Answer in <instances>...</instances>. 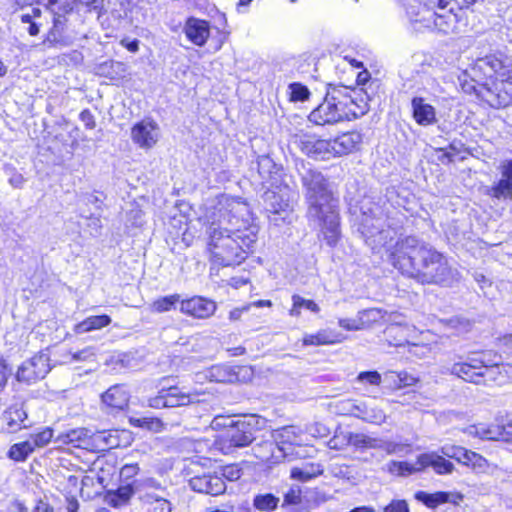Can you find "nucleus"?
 Masks as SVG:
<instances>
[{
    "instance_id": "aec40b11",
    "label": "nucleus",
    "mask_w": 512,
    "mask_h": 512,
    "mask_svg": "<svg viewBox=\"0 0 512 512\" xmlns=\"http://www.w3.org/2000/svg\"><path fill=\"white\" fill-rule=\"evenodd\" d=\"M142 508L145 512H171L172 505L163 495L155 491L146 490L140 496Z\"/></svg>"
},
{
    "instance_id": "7ed1b4c3",
    "label": "nucleus",
    "mask_w": 512,
    "mask_h": 512,
    "mask_svg": "<svg viewBox=\"0 0 512 512\" xmlns=\"http://www.w3.org/2000/svg\"><path fill=\"white\" fill-rule=\"evenodd\" d=\"M302 182L308 203L309 222L321 230L329 246H335L340 234L339 219L327 179L318 171L308 170L302 176Z\"/></svg>"
},
{
    "instance_id": "0e129e2a",
    "label": "nucleus",
    "mask_w": 512,
    "mask_h": 512,
    "mask_svg": "<svg viewBox=\"0 0 512 512\" xmlns=\"http://www.w3.org/2000/svg\"><path fill=\"white\" fill-rule=\"evenodd\" d=\"M139 472L137 464H126L120 470V476L124 479H131Z\"/></svg>"
},
{
    "instance_id": "423d86ee",
    "label": "nucleus",
    "mask_w": 512,
    "mask_h": 512,
    "mask_svg": "<svg viewBox=\"0 0 512 512\" xmlns=\"http://www.w3.org/2000/svg\"><path fill=\"white\" fill-rule=\"evenodd\" d=\"M258 420L255 417L240 419L216 440L219 449L229 453L232 448L246 447L255 439Z\"/></svg>"
},
{
    "instance_id": "9d476101",
    "label": "nucleus",
    "mask_w": 512,
    "mask_h": 512,
    "mask_svg": "<svg viewBox=\"0 0 512 512\" xmlns=\"http://www.w3.org/2000/svg\"><path fill=\"white\" fill-rule=\"evenodd\" d=\"M473 70L482 72L486 77V81L501 78H512V66L507 59H501L497 55H487L479 58Z\"/></svg>"
},
{
    "instance_id": "58836bf2",
    "label": "nucleus",
    "mask_w": 512,
    "mask_h": 512,
    "mask_svg": "<svg viewBox=\"0 0 512 512\" xmlns=\"http://www.w3.org/2000/svg\"><path fill=\"white\" fill-rule=\"evenodd\" d=\"M321 473H322V471L320 470L318 465L310 464V465H305L303 467L292 468L290 476L292 479L306 482Z\"/></svg>"
},
{
    "instance_id": "f257e3e1",
    "label": "nucleus",
    "mask_w": 512,
    "mask_h": 512,
    "mask_svg": "<svg viewBox=\"0 0 512 512\" xmlns=\"http://www.w3.org/2000/svg\"><path fill=\"white\" fill-rule=\"evenodd\" d=\"M207 218L208 250L211 260L222 266L239 265L258 239L259 227L247 203L240 198L219 195L211 203Z\"/></svg>"
},
{
    "instance_id": "f8f14e48",
    "label": "nucleus",
    "mask_w": 512,
    "mask_h": 512,
    "mask_svg": "<svg viewBox=\"0 0 512 512\" xmlns=\"http://www.w3.org/2000/svg\"><path fill=\"white\" fill-rule=\"evenodd\" d=\"M464 432L469 436L478 437L482 440L509 442L512 439V425L502 426L494 423H479L466 427Z\"/></svg>"
},
{
    "instance_id": "ea45409f",
    "label": "nucleus",
    "mask_w": 512,
    "mask_h": 512,
    "mask_svg": "<svg viewBox=\"0 0 512 512\" xmlns=\"http://www.w3.org/2000/svg\"><path fill=\"white\" fill-rule=\"evenodd\" d=\"M89 431L86 428H77L59 436V440L66 444L81 446L86 443Z\"/></svg>"
},
{
    "instance_id": "a878e982",
    "label": "nucleus",
    "mask_w": 512,
    "mask_h": 512,
    "mask_svg": "<svg viewBox=\"0 0 512 512\" xmlns=\"http://www.w3.org/2000/svg\"><path fill=\"white\" fill-rule=\"evenodd\" d=\"M341 341L342 339H340L339 335L330 329H322L315 334H306L303 337L304 345H331L340 343Z\"/></svg>"
},
{
    "instance_id": "c03bdc74",
    "label": "nucleus",
    "mask_w": 512,
    "mask_h": 512,
    "mask_svg": "<svg viewBox=\"0 0 512 512\" xmlns=\"http://www.w3.org/2000/svg\"><path fill=\"white\" fill-rule=\"evenodd\" d=\"M135 424L154 432H159L163 429V423L159 418L143 417L136 419Z\"/></svg>"
},
{
    "instance_id": "052dcab7",
    "label": "nucleus",
    "mask_w": 512,
    "mask_h": 512,
    "mask_svg": "<svg viewBox=\"0 0 512 512\" xmlns=\"http://www.w3.org/2000/svg\"><path fill=\"white\" fill-rule=\"evenodd\" d=\"M235 422L236 421L232 420L230 417L216 416L211 422V427L213 429L226 428L227 430L230 429V427L233 426Z\"/></svg>"
},
{
    "instance_id": "cd10ccee",
    "label": "nucleus",
    "mask_w": 512,
    "mask_h": 512,
    "mask_svg": "<svg viewBox=\"0 0 512 512\" xmlns=\"http://www.w3.org/2000/svg\"><path fill=\"white\" fill-rule=\"evenodd\" d=\"M97 74L111 80H119L125 77L126 65L118 61H106L98 65Z\"/></svg>"
},
{
    "instance_id": "338daca9",
    "label": "nucleus",
    "mask_w": 512,
    "mask_h": 512,
    "mask_svg": "<svg viewBox=\"0 0 512 512\" xmlns=\"http://www.w3.org/2000/svg\"><path fill=\"white\" fill-rule=\"evenodd\" d=\"M95 354L91 348H85L79 352H76L72 355L73 360L75 361H87L91 358H94Z\"/></svg>"
},
{
    "instance_id": "6e6552de",
    "label": "nucleus",
    "mask_w": 512,
    "mask_h": 512,
    "mask_svg": "<svg viewBox=\"0 0 512 512\" xmlns=\"http://www.w3.org/2000/svg\"><path fill=\"white\" fill-rule=\"evenodd\" d=\"M490 353L477 354L475 357L469 358L467 362H459L452 365L450 368L451 374L462 378L463 380L475 384H480L485 372L489 367L499 365V361L490 359Z\"/></svg>"
},
{
    "instance_id": "6ab92c4d",
    "label": "nucleus",
    "mask_w": 512,
    "mask_h": 512,
    "mask_svg": "<svg viewBox=\"0 0 512 512\" xmlns=\"http://www.w3.org/2000/svg\"><path fill=\"white\" fill-rule=\"evenodd\" d=\"M419 463L422 470L431 467L435 473L440 475L451 474L454 470L453 463L434 452L420 454Z\"/></svg>"
},
{
    "instance_id": "8fccbe9b",
    "label": "nucleus",
    "mask_w": 512,
    "mask_h": 512,
    "mask_svg": "<svg viewBox=\"0 0 512 512\" xmlns=\"http://www.w3.org/2000/svg\"><path fill=\"white\" fill-rule=\"evenodd\" d=\"M406 446L403 444L390 442V441H383L378 439V448L377 449H383L388 454H397L401 453L405 450Z\"/></svg>"
},
{
    "instance_id": "20e7f679",
    "label": "nucleus",
    "mask_w": 512,
    "mask_h": 512,
    "mask_svg": "<svg viewBox=\"0 0 512 512\" xmlns=\"http://www.w3.org/2000/svg\"><path fill=\"white\" fill-rule=\"evenodd\" d=\"M365 243L376 254H386L396 268H400V262L406 260L404 253L399 251L398 245L403 242L396 240V231L390 227L385 228L381 219L364 216L359 228Z\"/></svg>"
},
{
    "instance_id": "c756f323",
    "label": "nucleus",
    "mask_w": 512,
    "mask_h": 512,
    "mask_svg": "<svg viewBox=\"0 0 512 512\" xmlns=\"http://www.w3.org/2000/svg\"><path fill=\"white\" fill-rule=\"evenodd\" d=\"M343 440L359 449L378 448V439L364 433L345 432V434H343Z\"/></svg>"
},
{
    "instance_id": "de8ad7c7",
    "label": "nucleus",
    "mask_w": 512,
    "mask_h": 512,
    "mask_svg": "<svg viewBox=\"0 0 512 512\" xmlns=\"http://www.w3.org/2000/svg\"><path fill=\"white\" fill-rule=\"evenodd\" d=\"M32 360L25 361L19 368L16 373V379L19 382H26L29 383L30 379L32 377Z\"/></svg>"
},
{
    "instance_id": "c9c22d12",
    "label": "nucleus",
    "mask_w": 512,
    "mask_h": 512,
    "mask_svg": "<svg viewBox=\"0 0 512 512\" xmlns=\"http://www.w3.org/2000/svg\"><path fill=\"white\" fill-rule=\"evenodd\" d=\"M292 308L289 311V314L292 317H299L301 314V308H305L310 310L311 312L318 313L320 311V307L313 300L304 299L300 295L292 296Z\"/></svg>"
},
{
    "instance_id": "2eb2a0df",
    "label": "nucleus",
    "mask_w": 512,
    "mask_h": 512,
    "mask_svg": "<svg viewBox=\"0 0 512 512\" xmlns=\"http://www.w3.org/2000/svg\"><path fill=\"white\" fill-rule=\"evenodd\" d=\"M216 303L204 297L194 296L180 302V311L194 318L206 319L216 311Z\"/></svg>"
},
{
    "instance_id": "473e14b6",
    "label": "nucleus",
    "mask_w": 512,
    "mask_h": 512,
    "mask_svg": "<svg viewBox=\"0 0 512 512\" xmlns=\"http://www.w3.org/2000/svg\"><path fill=\"white\" fill-rule=\"evenodd\" d=\"M132 140L141 148H151L158 141L157 130H132Z\"/></svg>"
},
{
    "instance_id": "72a5a7b5",
    "label": "nucleus",
    "mask_w": 512,
    "mask_h": 512,
    "mask_svg": "<svg viewBox=\"0 0 512 512\" xmlns=\"http://www.w3.org/2000/svg\"><path fill=\"white\" fill-rule=\"evenodd\" d=\"M374 310L360 311L355 318H340L338 324L347 331H358L365 328V317L373 314Z\"/></svg>"
},
{
    "instance_id": "9b49d317",
    "label": "nucleus",
    "mask_w": 512,
    "mask_h": 512,
    "mask_svg": "<svg viewBox=\"0 0 512 512\" xmlns=\"http://www.w3.org/2000/svg\"><path fill=\"white\" fill-rule=\"evenodd\" d=\"M293 195L294 192L287 185L267 191L264 196L267 209L274 215H283L282 219L285 220L292 212Z\"/></svg>"
},
{
    "instance_id": "49530a36",
    "label": "nucleus",
    "mask_w": 512,
    "mask_h": 512,
    "mask_svg": "<svg viewBox=\"0 0 512 512\" xmlns=\"http://www.w3.org/2000/svg\"><path fill=\"white\" fill-rule=\"evenodd\" d=\"M48 358L45 354H40L37 357H34V367L41 365V368L38 371H34V377L36 378H44L46 374L50 371V365L47 363Z\"/></svg>"
},
{
    "instance_id": "79ce46f5",
    "label": "nucleus",
    "mask_w": 512,
    "mask_h": 512,
    "mask_svg": "<svg viewBox=\"0 0 512 512\" xmlns=\"http://www.w3.org/2000/svg\"><path fill=\"white\" fill-rule=\"evenodd\" d=\"M299 430L295 426H286L276 433V439L290 444L297 443Z\"/></svg>"
},
{
    "instance_id": "f03ea898",
    "label": "nucleus",
    "mask_w": 512,
    "mask_h": 512,
    "mask_svg": "<svg viewBox=\"0 0 512 512\" xmlns=\"http://www.w3.org/2000/svg\"><path fill=\"white\" fill-rule=\"evenodd\" d=\"M398 247L406 256V260L399 261V270L421 283L448 285L457 278L458 272L448 264L447 259L417 238L406 237Z\"/></svg>"
},
{
    "instance_id": "dca6fc26",
    "label": "nucleus",
    "mask_w": 512,
    "mask_h": 512,
    "mask_svg": "<svg viewBox=\"0 0 512 512\" xmlns=\"http://www.w3.org/2000/svg\"><path fill=\"white\" fill-rule=\"evenodd\" d=\"M247 367H230L227 365H214L205 372L197 374V377L203 378L211 382L234 383L240 380L241 373L248 372Z\"/></svg>"
},
{
    "instance_id": "3c124183",
    "label": "nucleus",
    "mask_w": 512,
    "mask_h": 512,
    "mask_svg": "<svg viewBox=\"0 0 512 512\" xmlns=\"http://www.w3.org/2000/svg\"><path fill=\"white\" fill-rule=\"evenodd\" d=\"M242 475V470L239 468L238 465L232 464L227 465L223 467L222 474L220 475L223 478L229 480V481H235L238 480Z\"/></svg>"
},
{
    "instance_id": "c85d7f7f",
    "label": "nucleus",
    "mask_w": 512,
    "mask_h": 512,
    "mask_svg": "<svg viewBox=\"0 0 512 512\" xmlns=\"http://www.w3.org/2000/svg\"><path fill=\"white\" fill-rule=\"evenodd\" d=\"M333 146V140L319 139L308 142L305 148L308 154L314 155L316 158L329 159L331 156H335Z\"/></svg>"
},
{
    "instance_id": "5fc2aeb1",
    "label": "nucleus",
    "mask_w": 512,
    "mask_h": 512,
    "mask_svg": "<svg viewBox=\"0 0 512 512\" xmlns=\"http://www.w3.org/2000/svg\"><path fill=\"white\" fill-rule=\"evenodd\" d=\"M94 440L96 442L103 441L107 448H113L118 446V440L115 436L112 435L111 432H98L94 435Z\"/></svg>"
},
{
    "instance_id": "13d9d810",
    "label": "nucleus",
    "mask_w": 512,
    "mask_h": 512,
    "mask_svg": "<svg viewBox=\"0 0 512 512\" xmlns=\"http://www.w3.org/2000/svg\"><path fill=\"white\" fill-rule=\"evenodd\" d=\"M469 467H471L474 471L478 473H482L487 470L488 462L483 456H481L478 453H475V455L472 456V462Z\"/></svg>"
},
{
    "instance_id": "4be33fe9",
    "label": "nucleus",
    "mask_w": 512,
    "mask_h": 512,
    "mask_svg": "<svg viewBox=\"0 0 512 512\" xmlns=\"http://www.w3.org/2000/svg\"><path fill=\"white\" fill-rule=\"evenodd\" d=\"M412 108L414 119L419 125L429 126L434 123L436 119L435 109L424 98H413Z\"/></svg>"
},
{
    "instance_id": "b1692460",
    "label": "nucleus",
    "mask_w": 512,
    "mask_h": 512,
    "mask_svg": "<svg viewBox=\"0 0 512 512\" xmlns=\"http://www.w3.org/2000/svg\"><path fill=\"white\" fill-rule=\"evenodd\" d=\"M102 401L107 406L122 410L129 402V393L124 386L115 385L102 394Z\"/></svg>"
},
{
    "instance_id": "5701e85b",
    "label": "nucleus",
    "mask_w": 512,
    "mask_h": 512,
    "mask_svg": "<svg viewBox=\"0 0 512 512\" xmlns=\"http://www.w3.org/2000/svg\"><path fill=\"white\" fill-rule=\"evenodd\" d=\"M341 117L336 105L331 103L320 105L310 114V120L319 126L336 123Z\"/></svg>"
},
{
    "instance_id": "bb28decb",
    "label": "nucleus",
    "mask_w": 512,
    "mask_h": 512,
    "mask_svg": "<svg viewBox=\"0 0 512 512\" xmlns=\"http://www.w3.org/2000/svg\"><path fill=\"white\" fill-rule=\"evenodd\" d=\"M5 420L11 432H16L30 426L27 412L18 407H12L6 411Z\"/></svg>"
},
{
    "instance_id": "864d4df0",
    "label": "nucleus",
    "mask_w": 512,
    "mask_h": 512,
    "mask_svg": "<svg viewBox=\"0 0 512 512\" xmlns=\"http://www.w3.org/2000/svg\"><path fill=\"white\" fill-rule=\"evenodd\" d=\"M301 502V489L298 486L291 487L284 495L285 505H296Z\"/></svg>"
},
{
    "instance_id": "bf43d9fd",
    "label": "nucleus",
    "mask_w": 512,
    "mask_h": 512,
    "mask_svg": "<svg viewBox=\"0 0 512 512\" xmlns=\"http://www.w3.org/2000/svg\"><path fill=\"white\" fill-rule=\"evenodd\" d=\"M53 437V431L49 428L43 430L42 432H39L38 434L34 435V445L43 447L46 444L50 442V440Z\"/></svg>"
},
{
    "instance_id": "a211bd4d",
    "label": "nucleus",
    "mask_w": 512,
    "mask_h": 512,
    "mask_svg": "<svg viewBox=\"0 0 512 512\" xmlns=\"http://www.w3.org/2000/svg\"><path fill=\"white\" fill-rule=\"evenodd\" d=\"M415 497L429 508H436L444 503H453L457 505L463 500V495L461 493L444 491H438L435 493L420 491L416 493Z\"/></svg>"
},
{
    "instance_id": "393cba45",
    "label": "nucleus",
    "mask_w": 512,
    "mask_h": 512,
    "mask_svg": "<svg viewBox=\"0 0 512 512\" xmlns=\"http://www.w3.org/2000/svg\"><path fill=\"white\" fill-rule=\"evenodd\" d=\"M167 408L186 406L195 402H198L199 392L185 393L178 387H170L165 390Z\"/></svg>"
},
{
    "instance_id": "37998d69",
    "label": "nucleus",
    "mask_w": 512,
    "mask_h": 512,
    "mask_svg": "<svg viewBox=\"0 0 512 512\" xmlns=\"http://www.w3.org/2000/svg\"><path fill=\"white\" fill-rule=\"evenodd\" d=\"M291 101H305L309 98L310 92L308 88L300 83H292L289 85Z\"/></svg>"
},
{
    "instance_id": "a19ab883",
    "label": "nucleus",
    "mask_w": 512,
    "mask_h": 512,
    "mask_svg": "<svg viewBox=\"0 0 512 512\" xmlns=\"http://www.w3.org/2000/svg\"><path fill=\"white\" fill-rule=\"evenodd\" d=\"M32 452V446L28 441L12 445L8 451V457L14 461H24Z\"/></svg>"
},
{
    "instance_id": "680f3d73",
    "label": "nucleus",
    "mask_w": 512,
    "mask_h": 512,
    "mask_svg": "<svg viewBox=\"0 0 512 512\" xmlns=\"http://www.w3.org/2000/svg\"><path fill=\"white\" fill-rule=\"evenodd\" d=\"M384 512H409V509L406 501L393 500L384 508Z\"/></svg>"
},
{
    "instance_id": "e2e57ef3",
    "label": "nucleus",
    "mask_w": 512,
    "mask_h": 512,
    "mask_svg": "<svg viewBox=\"0 0 512 512\" xmlns=\"http://www.w3.org/2000/svg\"><path fill=\"white\" fill-rule=\"evenodd\" d=\"M149 406L152 408H167V400L165 390L160 391V393L149 399Z\"/></svg>"
},
{
    "instance_id": "603ef678",
    "label": "nucleus",
    "mask_w": 512,
    "mask_h": 512,
    "mask_svg": "<svg viewBox=\"0 0 512 512\" xmlns=\"http://www.w3.org/2000/svg\"><path fill=\"white\" fill-rule=\"evenodd\" d=\"M440 451L444 456L454 459L458 462L460 460V454L463 451V447L452 444H445L441 447Z\"/></svg>"
},
{
    "instance_id": "412c9836",
    "label": "nucleus",
    "mask_w": 512,
    "mask_h": 512,
    "mask_svg": "<svg viewBox=\"0 0 512 512\" xmlns=\"http://www.w3.org/2000/svg\"><path fill=\"white\" fill-rule=\"evenodd\" d=\"M361 139L358 130H350L342 133L333 140L334 155L341 156L352 152L360 144Z\"/></svg>"
},
{
    "instance_id": "4d7b16f0",
    "label": "nucleus",
    "mask_w": 512,
    "mask_h": 512,
    "mask_svg": "<svg viewBox=\"0 0 512 512\" xmlns=\"http://www.w3.org/2000/svg\"><path fill=\"white\" fill-rule=\"evenodd\" d=\"M274 448L275 444L273 442L266 441L262 443L259 447L254 448L255 456L259 458L261 461L268 462L271 460L272 456L262 453L261 449H265L268 452H272Z\"/></svg>"
},
{
    "instance_id": "f3484780",
    "label": "nucleus",
    "mask_w": 512,
    "mask_h": 512,
    "mask_svg": "<svg viewBox=\"0 0 512 512\" xmlns=\"http://www.w3.org/2000/svg\"><path fill=\"white\" fill-rule=\"evenodd\" d=\"M184 33L186 37L197 46H204L210 37V25L209 22L190 17L187 19L184 25Z\"/></svg>"
},
{
    "instance_id": "1a4fd4ad",
    "label": "nucleus",
    "mask_w": 512,
    "mask_h": 512,
    "mask_svg": "<svg viewBox=\"0 0 512 512\" xmlns=\"http://www.w3.org/2000/svg\"><path fill=\"white\" fill-rule=\"evenodd\" d=\"M478 94L492 107H506L512 102V78L485 81Z\"/></svg>"
},
{
    "instance_id": "69168bd1",
    "label": "nucleus",
    "mask_w": 512,
    "mask_h": 512,
    "mask_svg": "<svg viewBox=\"0 0 512 512\" xmlns=\"http://www.w3.org/2000/svg\"><path fill=\"white\" fill-rule=\"evenodd\" d=\"M343 434L345 432H341L339 434H336L332 439L329 441V447L332 449H343L345 446L350 445V443H346V441L343 440Z\"/></svg>"
},
{
    "instance_id": "4c0bfd02",
    "label": "nucleus",
    "mask_w": 512,
    "mask_h": 512,
    "mask_svg": "<svg viewBox=\"0 0 512 512\" xmlns=\"http://www.w3.org/2000/svg\"><path fill=\"white\" fill-rule=\"evenodd\" d=\"M279 504V498L273 494H259L253 499V506L262 512H272Z\"/></svg>"
},
{
    "instance_id": "6e6d98bb",
    "label": "nucleus",
    "mask_w": 512,
    "mask_h": 512,
    "mask_svg": "<svg viewBox=\"0 0 512 512\" xmlns=\"http://www.w3.org/2000/svg\"><path fill=\"white\" fill-rule=\"evenodd\" d=\"M271 168H275V164L272 159L268 156H262L258 160V171L263 178H266L265 174H271Z\"/></svg>"
},
{
    "instance_id": "a18cd8bd",
    "label": "nucleus",
    "mask_w": 512,
    "mask_h": 512,
    "mask_svg": "<svg viewBox=\"0 0 512 512\" xmlns=\"http://www.w3.org/2000/svg\"><path fill=\"white\" fill-rule=\"evenodd\" d=\"M381 375L377 371L361 372L357 376V381L360 383H367L374 386L381 384Z\"/></svg>"
},
{
    "instance_id": "e433bc0d",
    "label": "nucleus",
    "mask_w": 512,
    "mask_h": 512,
    "mask_svg": "<svg viewBox=\"0 0 512 512\" xmlns=\"http://www.w3.org/2000/svg\"><path fill=\"white\" fill-rule=\"evenodd\" d=\"M389 471L399 476H408L423 470L420 467L418 456L415 463L392 461L389 464Z\"/></svg>"
},
{
    "instance_id": "ddd939ff",
    "label": "nucleus",
    "mask_w": 512,
    "mask_h": 512,
    "mask_svg": "<svg viewBox=\"0 0 512 512\" xmlns=\"http://www.w3.org/2000/svg\"><path fill=\"white\" fill-rule=\"evenodd\" d=\"M498 170L501 178L494 185L487 187L485 194L501 200L512 198V160H503Z\"/></svg>"
},
{
    "instance_id": "774afa93",
    "label": "nucleus",
    "mask_w": 512,
    "mask_h": 512,
    "mask_svg": "<svg viewBox=\"0 0 512 512\" xmlns=\"http://www.w3.org/2000/svg\"><path fill=\"white\" fill-rule=\"evenodd\" d=\"M398 378V387L411 386L415 384L416 379L412 376H409L407 373H399L396 375Z\"/></svg>"
},
{
    "instance_id": "09e8293b",
    "label": "nucleus",
    "mask_w": 512,
    "mask_h": 512,
    "mask_svg": "<svg viewBox=\"0 0 512 512\" xmlns=\"http://www.w3.org/2000/svg\"><path fill=\"white\" fill-rule=\"evenodd\" d=\"M408 345V352L417 358H425L431 353V348L426 344H416V343H409Z\"/></svg>"
},
{
    "instance_id": "4468645a",
    "label": "nucleus",
    "mask_w": 512,
    "mask_h": 512,
    "mask_svg": "<svg viewBox=\"0 0 512 512\" xmlns=\"http://www.w3.org/2000/svg\"><path fill=\"white\" fill-rule=\"evenodd\" d=\"M192 490L212 496H217L225 492L226 484L222 477L216 473L194 476L189 480Z\"/></svg>"
},
{
    "instance_id": "7c9ffc66",
    "label": "nucleus",
    "mask_w": 512,
    "mask_h": 512,
    "mask_svg": "<svg viewBox=\"0 0 512 512\" xmlns=\"http://www.w3.org/2000/svg\"><path fill=\"white\" fill-rule=\"evenodd\" d=\"M111 318L108 315L90 316L75 326L76 333H85L92 330H98L108 326Z\"/></svg>"
},
{
    "instance_id": "2f4dec72",
    "label": "nucleus",
    "mask_w": 512,
    "mask_h": 512,
    "mask_svg": "<svg viewBox=\"0 0 512 512\" xmlns=\"http://www.w3.org/2000/svg\"><path fill=\"white\" fill-rule=\"evenodd\" d=\"M180 295L172 294L155 299L150 305L149 310L153 313H164L171 311L180 303Z\"/></svg>"
},
{
    "instance_id": "f704fd0d",
    "label": "nucleus",
    "mask_w": 512,
    "mask_h": 512,
    "mask_svg": "<svg viewBox=\"0 0 512 512\" xmlns=\"http://www.w3.org/2000/svg\"><path fill=\"white\" fill-rule=\"evenodd\" d=\"M134 494V489L131 484L119 487L116 491L109 493L107 501L114 507H120L126 504Z\"/></svg>"
},
{
    "instance_id": "39448f33",
    "label": "nucleus",
    "mask_w": 512,
    "mask_h": 512,
    "mask_svg": "<svg viewBox=\"0 0 512 512\" xmlns=\"http://www.w3.org/2000/svg\"><path fill=\"white\" fill-rule=\"evenodd\" d=\"M406 11L410 21L420 25V27L416 28L417 30L427 28L442 34H450L454 33L457 29L458 18L452 12V9L445 8L435 12L424 10L421 17H419L420 12L416 11L413 6L406 7Z\"/></svg>"
},
{
    "instance_id": "0eeeda50",
    "label": "nucleus",
    "mask_w": 512,
    "mask_h": 512,
    "mask_svg": "<svg viewBox=\"0 0 512 512\" xmlns=\"http://www.w3.org/2000/svg\"><path fill=\"white\" fill-rule=\"evenodd\" d=\"M329 410L340 416H351L363 421L382 424L386 419L383 410L377 407H370L366 402L357 399H338L330 402Z\"/></svg>"
}]
</instances>
